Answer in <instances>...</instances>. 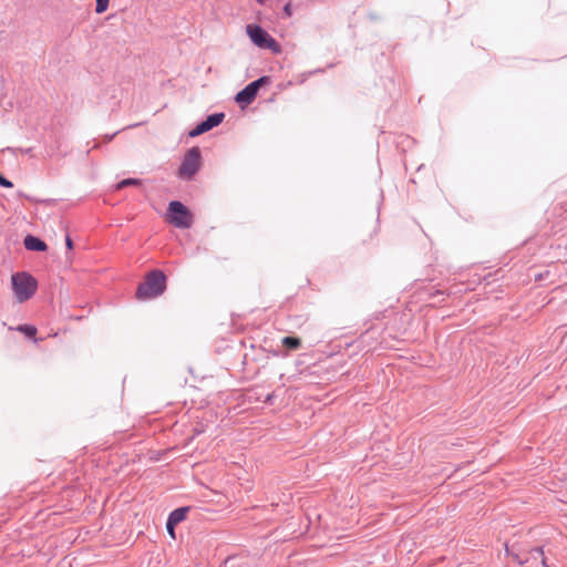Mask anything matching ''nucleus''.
<instances>
[{
	"mask_svg": "<svg viewBox=\"0 0 567 567\" xmlns=\"http://www.w3.org/2000/svg\"><path fill=\"white\" fill-rule=\"evenodd\" d=\"M525 554H530L534 558H537V557H540V560L543 559L544 556V550H543V547H534L529 550H525Z\"/></svg>",
	"mask_w": 567,
	"mask_h": 567,
	"instance_id": "f3484780",
	"label": "nucleus"
},
{
	"mask_svg": "<svg viewBox=\"0 0 567 567\" xmlns=\"http://www.w3.org/2000/svg\"><path fill=\"white\" fill-rule=\"evenodd\" d=\"M200 167V150L197 146L189 148L178 168V176L183 179H190Z\"/></svg>",
	"mask_w": 567,
	"mask_h": 567,
	"instance_id": "39448f33",
	"label": "nucleus"
},
{
	"mask_svg": "<svg viewBox=\"0 0 567 567\" xmlns=\"http://www.w3.org/2000/svg\"><path fill=\"white\" fill-rule=\"evenodd\" d=\"M542 565H543L544 567H549V566L547 565V563H546V558H545V557H543V559H542Z\"/></svg>",
	"mask_w": 567,
	"mask_h": 567,
	"instance_id": "412c9836",
	"label": "nucleus"
},
{
	"mask_svg": "<svg viewBox=\"0 0 567 567\" xmlns=\"http://www.w3.org/2000/svg\"><path fill=\"white\" fill-rule=\"evenodd\" d=\"M167 287V277L164 271L154 269L147 272L144 280L137 286L135 296L138 300L157 298Z\"/></svg>",
	"mask_w": 567,
	"mask_h": 567,
	"instance_id": "f257e3e1",
	"label": "nucleus"
},
{
	"mask_svg": "<svg viewBox=\"0 0 567 567\" xmlns=\"http://www.w3.org/2000/svg\"><path fill=\"white\" fill-rule=\"evenodd\" d=\"M284 12L287 17H290L292 14V11H291V3L288 2L287 4H285L284 7Z\"/></svg>",
	"mask_w": 567,
	"mask_h": 567,
	"instance_id": "6ab92c4d",
	"label": "nucleus"
},
{
	"mask_svg": "<svg viewBox=\"0 0 567 567\" xmlns=\"http://www.w3.org/2000/svg\"><path fill=\"white\" fill-rule=\"evenodd\" d=\"M188 512L189 507H178L169 514L167 519L171 520V524L177 525L186 518Z\"/></svg>",
	"mask_w": 567,
	"mask_h": 567,
	"instance_id": "1a4fd4ad",
	"label": "nucleus"
},
{
	"mask_svg": "<svg viewBox=\"0 0 567 567\" xmlns=\"http://www.w3.org/2000/svg\"><path fill=\"white\" fill-rule=\"evenodd\" d=\"M258 4L264 6L266 3V0H255Z\"/></svg>",
	"mask_w": 567,
	"mask_h": 567,
	"instance_id": "4be33fe9",
	"label": "nucleus"
},
{
	"mask_svg": "<svg viewBox=\"0 0 567 567\" xmlns=\"http://www.w3.org/2000/svg\"><path fill=\"white\" fill-rule=\"evenodd\" d=\"M24 247L30 251H45L48 249V245L33 235H27L23 240Z\"/></svg>",
	"mask_w": 567,
	"mask_h": 567,
	"instance_id": "0eeeda50",
	"label": "nucleus"
},
{
	"mask_svg": "<svg viewBox=\"0 0 567 567\" xmlns=\"http://www.w3.org/2000/svg\"><path fill=\"white\" fill-rule=\"evenodd\" d=\"M282 347H285L288 351H296L301 348V339L298 337L287 336L281 340Z\"/></svg>",
	"mask_w": 567,
	"mask_h": 567,
	"instance_id": "9d476101",
	"label": "nucleus"
},
{
	"mask_svg": "<svg viewBox=\"0 0 567 567\" xmlns=\"http://www.w3.org/2000/svg\"><path fill=\"white\" fill-rule=\"evenodd\" d=\"M247 34L251 42L260 49H269L272 53H280L281 45L266 30L257 24L247 25Z\"/></svg>",
	"mask_w": 567,
	"mask_h": 567,
	"instance_id": "7ed1b4c3",
	"label": "nucleus"
},
{
	"mask_svg": "<svg viewBox=\"0 0 567 567\" xmlns=\"http://www.w3.org/2000/svg\"><path fill=\"white\" fill-rule=\"evenodd\" d=\"M212 128L208 126V124L206 123V121H203L200 122L199 124H197L190 132H189V136L190 137H196L198 135H202L208 131H210Z\"/></svg>",
	"mask_w": 567,
	"mask_h": 567,
	"instance_id": "4468645a",
	"label": "nucleus"
},
{
	"mask_svg": "<svg viewBox=\"0 0 567 567\" xmlns=\"http://www.w3.org/2000/svg\"><path fill=\"white\" fill-rule=\"evenodd\" d=\"M167 218L177 228H189L193 225L190 210L178 200H172L168 204Z\"/></svg>",
	"mask_w": 567,
	"mask_h": 567,
	"instance_id": "20e7f679",
	"label": "nucleus"
},
{
	"mask_svg": "<svg viewBox=\"0 0 567 567\" xmlns=\"http://www.w3.org/2000/svg\"><path fill=\"white\" fill-rule=\"evenodd\" d=\"M11 282L16 298L19 302H23L32 298L38 289L37 279L25 271L13 274Z\"/></svg>",
	"mask_w": 567,
	"mask_h": 567,
	"instance_id": "f03ea898",
	"label": "nucleus"
},
{
	"mask_svg": "<svg viewBox=\"0 0 567 567\" xmlns=\"http://www.w3.org/2000/svg\"><path fill=\"white\" fill-rule=\"evenodd\" d=\"M270 76H260L259 79L246 85L241 91H239L235 96V101L239 104L249 105L256 99L259 89L267 84H270Z\"/></svg>",
	"mask_w": 567,
	"mask_h": 567,
	"instance_id": "423d86ee",
	"label": "nucleus"
},
{
	"mask_svg": "<svg viewBox=\"0 0 567 567\" xmlns=\"http://www.w3.org/2000/svg\"><path fill=\"white\" fill-rule=\"evenodd\" d=\"M96 1V7H95V12L96 13H103L107 10L109 8V4H110V0H95Z\"/></svg>",
	"mask_w": 567,
	"mask_h": 567,
	"instance_id": "dca6fc26",
	"label": "nucleus"
},
{
	"mask_svg": "<svg viewBox=\"0 0 567 567\" xmlns=\"http://www.w3.org/2000/svg\"><path fill=\"white\" fill-rule=\"evenodd\" d=\"M224 118H225V114L223 112H220V113H214V114L208 115L205 121L210 128H214V127L218 126L224 121Z\"/></svg>",
	"mask_w": 567,
	"mask_h": 567,
	"instance_id": "9b49d317",
	"label": "nucleus"
},
{
	"mask_svg": "<svg viewBox=\"0 0 567 567\" xmlns=\"http://www.w3.org/2000/svg\"><path fill=\"white\" fill-rule=\"evenodd\" d=\"M175 524H171V520L167 519L166 522V528H167V532L171 534V536L174 538L175 535H174V528H175Z\"/></svg>",
	"mask_w": 567,
	"mask_h": 567,
	"instance_id": "a211bd4d",
	"label": "nucleus"
},
{
	"mask_svg": "<svg viewBox=\"0 0 567 567\" xmlns=\"http://www.w3.org/2000/svg\"><path fill=\"white\" fill-rule=\"evenodd\" d=\"M505 553L519 565H525L529 561V557L525 555V550L517 549L515 545L508 546L505 544Z\"/></svg>",
	"mask_w": 567,
	"mask_h": 567,
	"instance_id": "6e6552de",
	"label": "nucleus"
},
{
	"mask_svg": "<svg viewBox=\"0 0 567 567\" xmlns=\"http://www.w3.org/2000/svg\"><path fill=\"white\" fill-rule=\"evenodd\" d=\"M17 331L25 334L28 338H33L37 342L35 334H37V328L31 324H20L16 328Z\"/></svg>",
	"mask_w": 567,
	"mask_h": 567,
	"instance_id": "f8f14e48",
	"label": "nucleus"
},
{
	"mask_svg": "<svg viewBox=\"0 0 567 567\" xmlns=\"http://www.w3.org/2000/svg\"><path fill=\"white\" fill-rule=\"evenodd\" d=\"M65 245H66V248H68V249H70V250H71V249H73V241H72V239H71V237H70V236H66V238H65Z\"/></svg>",
	"mask_w": 567,
	"mask_h": 567,
	"instance_id": "aec40b11",
	"label": "nucleus"
},
{
	"mask_svg": "<svg viewBox=\"0 0 567 567\" xmlns=\"http://www.w3.org/2000/svg\"><path fill=\"white\" fill-rule=\"evenodd\" d=\"M212 128L208 126V124L206 123V121H203L200 122L199 124H197L190 132H189V136L190 137H196L198 135H202L208 131H210Z\"/></svg>",
	"mask_w": 567,
	"mask_h": 567,
	"instance_id": "ddd939ff",
	"label": "nucleus"
},
{
	"mask_svg": "<svg viewBox=\"0 0 567 567\" xmlns=\"http://www.w3.org/2000/svg\"><path fill=\"white\" fill-rule=\"evenodd\" d=\"M142 184V181L141 179H137V178H126V179H123L118 184H117V189H122L126 186H137V185H141Z\"/></svg>",
	"mask_w": 567,
	"mask_h": 567,
	"instance_id": "2eb2a0df",
	"label": "nucleus"
}]
</instances>
